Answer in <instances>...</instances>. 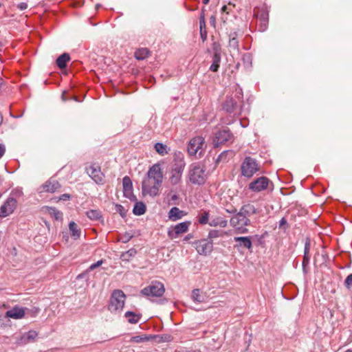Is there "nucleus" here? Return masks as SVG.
Instances as JSON below:
<instances>
[{"mask_svg": "<svg viewBox=\"0 0 352 352\" xmlns=\"http://www.w3.org/2000/svg\"><path fill=\"white\" fill-rule=\"evenodd\" d=\"M243 102V92L241 88H236L234 97L228 96L223 104V109L233 116H239L241 114V103Z\"/></svg>", "mask_w": 352, "mask_h": 352, "instance_id": "nucleus-1", "label": "nucleus"}, {"mask_svg": "<svg viewBox=\"0 0 352 352\" xmlns=\"http://www.w3.org/2000/svg\"><path fill=\"white\" fill-rule=\"evenodd\" d=\"M187 178L192 184H204L207 179L205 166L200 163H193L190 164L188 168Z\"/></svg>", "mask_w": 352, "mask_h": 352, "instance_id": "nucleus-2", "label": "nucleus"}, {"mask_svg": "<svg viewBox=\"0 0 352 352\" xmlns=\"http://www.w3.org/2000/svg\"><path fill=\"white\" fill-rule=\"evenodd\" d=\"M185 165L183 157L177 156L174 160V164L170 170L169 176V182L172 185H177L180 183Z\"/></svg>", "mask_w": 352, "mask_h": 352, "instance_id": "nucleus-3", "label": "nucleus"}, {"mask_svg": "<svg viewBox=\"0 0 352 352\" xmlns=\"http://www.w3.org/2000/svg\"><path fill=\"white\" fill-rule=\"evenodd\" d=\"M126 296L120 289L114 290L109 300L108 309L113 314L120 312L125 303Z\"/></svg>", "mask_w": 352, "mask_h": 352, "instance_id": "nucleus-4", "label": "nucleus"}, {"mask_svg": "<svg viewBox=\"0 0 352 352\" xmlns=\"http://www.w3.org/2000/svg\"><path fill=\"white\" fill-rule=\"evenodd\" d=\"M206 145L204 138L201 136H197L192 138L188 145V152L190 155L201 157L205 151Z\"/></svg>", "mask_w": 352, "mask_h": 352, "instance_id": "nucleus-5", "label": "nucleus"}, {"mask_svg": "<svg viewBox=\"0 0 352 352\" xmlns=\"http://www.w3.org/2000/svg\"><path fill=\"white\" fill-rule=\"evenodd\" d=\"M165 292L164 285L159 281H153L151 284L141 290V294L148 298L161 297Z\"/></svg>", "mask_w": 352, "mask_h": 352, "instance_id": "nucleus-6", "label": "nucleus"}, {"mask_svg": "<svg viewBox=\"0 0 352 352\" xmlns=\"http://www.w3.org/2000/svg\"><path fill=\"white\" fill-rule=\"evenodd\" d=\"M258 170L256 160L251 157H246L241 166V175L246 177H252Z\"/></svg>", "mask_w": 352, "mask_h": 352, "instance_id": "nucleus-7", "label": "nucleus"}, {"mask_svg": "<svg viewBox=\"0 0 352 352\" xmlns=\"http://www.w3.org/2000/svg\"><path fill=\"white\" fill-rule=\"evenodd\" d=\"M250 224V220L239 211L230 219V225L241 233L248 231L245 227Z\"/></svg>", "mask_w": 352, "mask_h": 352, "instance_id": "nucleus-8", "label": "nucleus"}, {"mask_svg": "<svg viewBox=\"0 0 352 352\" xmlns=\"http://www.w3.org/2000/svg\"><path fill=\"white\" fill-rule=\"evenodd\" d=\"M270 184H272V182L267 177L261 176L252 181L248 188L254 192H260L267 190Z\"/></svg>", "mask_w": 352, "mask_h": 352, "instance_id": "nucleus-9", "label": "nucleus"}, {"mask_svg": "<svg viewBox=\"0 0 352 352\" xmlns=\"http://www.w3.org/2000/svg\"><path fill=\"white\" fill-rule=\"evenodd\" d=\"M146 177L153 181L158 186H162L163 173L160 164H155L148 169Z\"/></svg>", "mask_w": 352, "mask_h": 352, "instance_id": "nucleus-10", "label": "nucleus"}, {"mask_svg": "<svg viewBox=\"0 0 352 352\" xmlns=\"http://www.w3.org/2000/svg\"><path fill=\"white\" fill-rule=\"evenodd\" d=\"M160 187L161 186L157 185L146 177L142 181V190L144 195H148L151 197H155L158 195Z\"/></svg>", "mask_w": 352, "mask_h": 352, "instance_id": "nucleus-11", "label": "nucleus"}, {"mask_svg": "<svg viewBox=\"0 0 352 352\" xmlns=\"http://www.w3.org/2000/svg\"><path fill=\"white\" fill-rule=\"evenodd\" d=\"M233 135L228 129H223L215 133L213 140L214 147L219 146V144L233 141Z\"/></svg>", "mask_w": 352, "mask_h": 352, "instance_id": "nucleus-12", "label": "nucleus"}, {"mask_svg": "<svg viewBox=\"0 0 352 352\" xmlns=\"http://www.w3.org/2000/svg\"><path fill=\"white\" fill-rule=\"evenodd\" d=\"M17 201L13 197H8L0 208V217L11 214L16 208Z\"/></svg>", "mask_w": 352, "mask_h": 352, "instance_id": "nucleus-13", "label": "nucleus"}, {"mask_svg": "<svg viewBox=\"0 0 352 352\" xmlns=\"http://www.w3.org/2000/svg\"><path fill=\"white\" fill-rule=\"evenodd\" d=\"M195 249L199 254L206 256L213 250L212 241L206 239L199 240L195 243Z\"/></svg>", "mask_w": 352, "mask_h": 352, "instance_id": "nucleus-14", "label": "nucleus"}, {"mask_svg": "<svg viewBox=\"0 0 352 352\" xmlns=\"http://www.w3.org/2000/svg\"><path fill=\"white\" fill-rule=\"evenodd\" d=\"M191 225L190 221H184L175 225L173 230H168V235L170 238L174 239L179 235L187 232L189 226Z\"/></svg>", "mask_w": 352, "mask_h": 352, "instance_id": "nucleus-15", "label": "nucleus"}, {"mask_svg": "<svg viewBox=\"0 0 352 352\" xmlns=\"http://www.w3.org/2000/svg\"><path fill=\"white\" fill-rule=\"evenodd\" d=\"M88 175L96 184H102L104 180V175L100 170V168L96 165H91L87 168Z\"/></svg>", "mask_w": 352, "mask_h": 352, "instance_id": "nucleus-16", "label": "nucleus"}, {"mask_svg": "<svg viewBox=\"0 0 352 352\" xmlns=\"http://www.w3.org/2000/svg\"><path fill=\"white\" fill-rule=\"evenodd\" d=\"M60 188V184L54 178H50L39 188V192L53 193L57 191Z\"/></svg>", "mask_w": 352, "mask_h": 352, "instance_id": "nucleus-17", "label": "nucleus"}, {"mask_svg": "<svg viewBox=\"0 0 352 352\" xmlns=\"http://www.w3.org/2000/svg\"><path fill=\"white\" fill-rule=\"evenodd\" d=\"M122 185H123V192L124 197L129 198V199H132L135 198V196L133 194V184L131 179L129 177L125 176L122 179Z\"/></svg>", "mask_w": 352, "mask_h": 352, "instance_id": "nucleus-18", "label": "nucleus"}, {"mask_svg": "<svg viewBox=\"0 0 352 352\" xmlns=\"http://www.w3.org/2000/svg\"><path fill=\"white\" fill-rule=\"evenodd\" d=\"M234 241L237 243L235 248H244L250 250L252 247L251 237L250 236H235Z\"/></svg>", "mask_w": 352, "mask_h": 352, "instance_id": "nucleus-19", "label": "nucleus"}, {"mask_svg": "<svg viewBox=\"0 0 352 352\" xmlns=\"http://www.w3.org/2000/svg\"><path fill=\"white\" fill-rule=\"evenodd\" d=\"M257 19H258L260 27V31H265L267 29L268 24L269 15L267 12L265 10H261L256 14Z\"/></svg>", "mask_w": 352, "mask_h": 352, "instance_id": "nucleus-20", "label": "nucleus"}, {"mask_svg": "<svg viewBox=\"0 0 352 352\" xmlns=\"http://www.w3.org/2000/svg\"><path fill=\"white\" fill-rule=\"evenodd\" d=\"M6 317L13 319H21L25 316V309L22 307L15 306L6 313Z\"/></svg>", "mask_w": 352, "mask_h": 352, "instance_id": "nucleus-21", "label": "nucleus"}, {"mask_svg": "<svg viewBox=\"0 0 352 352\" xmlns=\"http://www.w3.org/2000/svg\"><path fill=\"white\" fill-rule=\"evenodd\" d=\"M38 333L36 331L31 330L25 333L20 338L19 343L21 344H27L30 342H34L37 337Z\"/></svg>", "mask_w": 352, "mask_h": 352, "instance_id": "nucleus-22", "label": "nucleus"}, {"mask_svg": "<svg viewBox=\"0 0 352 352\" xmlns=\"http://www.w3.org/2000/svg\"><path fill=\"white\" fill-rule=\"evenodd\" d=\"M228 47L233 51H239V40L236 32H230L228 34Z\"/></svg>", "mask_w": 352, "mask_h": 352, "instance_id": "nucleus-23", "label": "nucleus"}, {"mask_svg": "<svg viewBox=\"0 0 352 352\" xmlns=\"http://www.w3.org/2000/svg\"><path fill=\"white\" fill-rule=\"evenodd\" d=\"M185 215V212L177 207L172 208L168 212V218L171 221H177L182 219Z\"/></svg>", "mask_w": 352, "mask_h": 352, "instance_id": "nucleus-24", "label": "nucleus"}, {"mask_svg": "<svg viewBox=\"0 0 352 352\" xmlns=\"http://www.w3.org/2000/svg\"><path fill=\"white\" fill-rule=\"evenodd\" d=\"M241 214H243L247 217L254 214H256L258 212L257 209L255 208V206L251 204H248L245 205H243L240 210Z\"/></svg>", "mask_w": 352, "mask_h": 352, "instance_id": "nucleus-25", "label": "nucleus"}, {"mask_svg": "<svg viewBox=\"0 0 352 352\" xmlns=\"http://www.w3.org/2000/svg\"><path fill=\"white\" fill-rule=\"evenodd\" d=\"M228 221L222 217H210V220L209 222L210 226H220L221 228L226 227Z\"/></svg>", "mask_w": 352, "mask_h": 352, "instance_id": "nucleus-26", "label": "nucleus"}, {"mask_svg": "<svg viewBox=\"0 0 352 352\" xmlns=\"http://www.w3.org/2000/svg\"><path fill=\"white\" fill-rule=\"evenodd\" d=\"M70 60V56L68 54L64 53L58 57L56 59L57 66L60 69H63L67 66V63Z\"/></svg>", "mask_w": 352, "mask_h": 352, "instance_id": "nucleus-27", "label": "nucleus"}, {"mask_svg": "<svg viewBox=\"0 0 352 352\" xmlns=\"http://www.w3.org/2000/svg\"><path fill=\"white\" fill-rule=\"evenodd\" d=\"M69 229L71 232L72 236L75 239H78L80 236L81 231L80 229L78 228L77 224L74 222L71 221L69 224Z\"/></svg>", "mask_w": 352, "mask_h": 352, "instance_id": "nucleus-28", "label": "nucleus"}, {"mask_svg": "<svg viewBox=\"0 0 352 352\" xmlns=\"http://www.w3.org/2000/svg\"><path fill=\"white\" fill-rule=\"evenodd\" d=\"M124 316L127 319L128 322L131 324L138 323L141 318L140 314H136L133 311H126L124 314Z\"/></svg>", "mask_w": 352, "mask_h": 352, "instance_id": "nucleus-29", "label": "nucleus"}, {"mask_svg": "<svg viewBox=\"0 0 352 352\" xmlns=\"http://www.w3.org/2000/svg\"><path fill=\"white\" fill-rule=\"evenodd\" d=\"M87 217L92 221H99L102 218L101 212L99 210H90L86 212Z\"/></svg>", "mask_w": 352, "mask_h": 352, "instance_id": "nucleus-30", "label": "nucleus"}, {"mask_svg": "<svg viewBox=\"0 0 352 352\" xmlns=\"http://www.w3.org/2000/svg\"><path fill=\"white\" fill-rule=\"evenodd\" d=\"M149 55V50L147 48H140L135 51V57L139 60H144Z\"/></svg>", "mask_w": 352, "mask_h": 352, "instance_id": "nucleus-31", "label": "nucleus"}, {"mask_svg": "<svg viewBox=\"0 0 352 352\" xmlns=\"http://www.w3.org/2000/svg\"><path fill=\"white\" fill-rule=\"evenodd\" d=\"M146 212V205L143 202H137L133 209V212L135 215H142Z\"/></svg>", "mask_w": 352, "mask_h": 352, "instance_id": "nucleus-32", "label": "nucleus"}, {"mask_svg": "<svg viewBox=\"0 0 352 352\" xmlns=\"http://www.w3.org/2000/svg\"><path fill=\"white\" fill-rule=\"evenodd\" d=\"M153 338L152 336H147L146 334L139 335V336H133L131 338V342H135V343H141V342H145L147 341H149Z\"/></svg>", "mask_w": 352, "mask_h": 352, "instance_id": "nucleus-33", "label": "nucleus"}, {"mask_svg": "<svg viewBox=\"0 0 352 352\" xmlns=\"http://www.w3.org/2000/svg\"><path fill=\"white\" fill-rule=\"evenodd\" d=\"M221 55L213 54L212 56V63L210 67V70L212 72H216L218 71L219 67V63L221 62Z\"/></svg>", "mask_w": 352, "mask_h": 352, "instance_id": "nucleus-34", "label": "nucleus"}, {"mask_svg": "<svg viewBox=\"0 0 352 352\" xmlns=\"http://www.w3.org/2000/svg\"><path fill=\"white\" fill-rule=\"evenodd\" d=\"M155 150L160 155H164L168 153L167 146L160 142H157L154 146Z\"/></svg>", "mask_w": 352, "mask_h": 352, "instance_id": "nucleus-35", "label": "nucleus"}, {"mask_svg": "<svg viewBox=\"0 0 352 352\" xmlns=\"http://www.w3.org/2000/svg\"><path fill=\"white\" fill-rule=\"evenodd\" d=\"M210 214L207 211H203L198 216V221L200 224L205 225L209 223Z\"/></svg>", "mask_w": 352, "mask_h": 352, "instance_id": "nucleus-36", "label": "nucleus"}, {"mask_svg": "<svg viewBox=\"0 0 352 352\" xmlns=\"http://www.w3.org/2000/svg\"><path fill=\"white\" fill-rule=\"evenodd\" d=\"M309 242H306L305 245V250H304V256H303V261H302V265L305 267L307 265H308L309 261Z\"/></svg>", "mask_w": 352, "mask_h": 352, "instance_id": "nucleus-37", "label": "nucleus"}, {"mask_svg": "<svg viewBox=\"0 0 352 352\" xmlns=\"http://www.w3.org/2000/svg\"><path fill=\"white\" fill-rule=\"evenodd\" d=\"M230 156V157H232L233 155V153L231 151H226L222 152L219 156L217 160L218 162H226L227 160V157Z\"/></svg>", "mask_w": 352, "mask_h": 352, "instance_id": "nucleus-38", "label": "nucleus"}, {"mask_svg": "<svg viewBox=\"0 0 352 352\" xmlns=\"http://www.w3.org/2000/svg\"><path fill=\"white\" fill-rule=\"evenodd\" d=\"M49 214L54 217L55 219L58 220L62 219V213L55 208H48Z\"/></svg>", "mask_w": 352, "mask_h": 352, "instance_id": "nucleus-39", "label": "nucleus"}, {"mask_svg": "<svg viewBox=\"0 0 352 352\" xmlns=\"http://www.w3.org/2000/svg\"><path fill=\"white\" fill-rule=\"evenodd\" d=\"M192 298L195 301L201 302H203V297L200 295V291L198 289H195L192 292Z\"/></svg>", "mask_w": 352, "mask_h": 352, "instance_id": "nucleus-40", "label": "nucleus"}, {"mask_svg": "<svg viewBox=\"0 0 352 352\" xmlns=\"http://www.w3.org/2000/svg\"><path fill=\"white\" fill-rule=\"evenodd\" d=\"M135 254L136 250L135 249H130L122 254V258L123 260H129V258L134 256Z\"/></svg>", "mask_w": 352, "mask_h": 352, "instance_id": "nucleus-41", "label": "nucleus"}, {"mask_svg": "<svg viewBox=\"0 0 352 352\" xmlns=\"http://www.w3.org/2000/svg\"><path fill=\"white\" fill-rule=\"evenodd\" d=\"M115 210L119 213L122 217H124L126 214V211L124 208L120 204H116L115 206Z\"/></svg>", "mask_w": 352, "mask_h": 352, "instance_id": "nucleus-42", "label": "nucleus"}, {"mask_svg": "<svg viewBox=\"0 0 352 352\" xmlns=\"http://www.w3.org/2000/svg\"><path fill=\"white\" fill-rule=\"evenodd\" d=\"M212 50L214 54L221 55V45L217 42H214L212 44Z\"/></svg>", "mask_w": 352, "mask_h": 352, "instance_id": "nucleus-43", "label": "nucleus"}, {"mask_svg": "<svg viewBox=\"0 0 352 352\" xmlns=\"http://www.w3.org/2000/svg\"><path fill=\"white\" fill-rule=\"evenodd\" d=\"M344 285L346 288L350 289L352 287V274L348 275L344 280Z\"/></svg>", "mask_w": 352, "mask_h": 352, "instance_id": "nucleus-44", "label": "nucleus"}, {"mask_svg": "<svg viewBox=\"0 0 352 352\" xmlns=\"http://www.w3.org/2000/svg\"><path fill=\"white\" fill-rule=\"evenodd\" d=\"M199 28L200 30H206V21L204 14H201L199 18Z\"/></svg>", "mask_w": 352, "mask_h": 352, "instance_id": "nucleus-45", "label": "nucleus"}, {"mask_svg": "<svg viewBox=\"0 0 352 352\" xmlns=\"http://www.w3.org/2000/svg\"><path fill=\"white\" fill-rule=\"evenodd\" d=\"M219 236V232L217 230H212L208 234V238L209 240H211L212 239L217 238Z\"/></svg>", "mask_w": 352, "mask_h": 352, "instance_id": "nucleus-46", "label": "nucleus"}, {"mask_svg": "<svg viewBox=\"0 0 352 352\" xmlns=\"http://www.w3.org/2000/svg\"><path fill=\"white\" fill-rule=\"evenodd\" d=\"M102 263V260L97 261L96 263L90 265L89 270H93L96 269V267H99Z\"/></svg>", "mask_w": 352, "mask_h": 352, "instance_id": "nucleus-47", "label": "nucleus"}, {"mask_svg": "<svg viewBox=\"0 0 352 352\" xmlns=\"http://www.w3.org/2000/svg\"><path fill=\"white\" fill-rule=\"evenodd\" d=\"M200 36L203 41H205L207 38V32L206 30H200Z\"/></svg>", "mask_w": 352, "mask_h": 352, "instance_id": "nucleus-48", "label": "nucleus"}, {"mask_svg": "<svg viewBox=\"0 0 352 352\" xmlns=\"http://www.w3.org/2000/svg\"><path fill=\"white\" fill-rule=\"evenodd\" d=\"M226 211L228 213L233 214V213H236L237 210L234 207L231 206L228 208H226Z\"/></svg>", "mask_w": 352, "mask_h": 352, "instance_id": "nucleus-49", "label": "nucleus"}, {"mask_svg": "<svg viewBox=\"0 0 352 352\" xmlns=\"http://www.w3.org/2000/svg\"><path fill=\"white\" fill-rule=\"evenodd\" d=\"M18 8L21 10H25L27 9L28 8V4L26 3H21L18 5Z\"/></svg>", "mask_w": 352, "mask_h": 352, "instance_id": "nucleus-50", "label": "nucleus"}, {"mask_svg": "<svg viewBox=\"0 0 352 352\" xmlns=\"http://www.w3.org/2000/svg\"><path fill=\"white\" fill-rule=\"evenodd\" d=\"M210 23L211 25H212L214 28L215 27L216 24V18L214 15L211 16L210 17Z\"/></svg>", "mask_w": 352, "mask_h": 352, "instance_id": "nucleus-51", "label": "nucleus"}, {"mask_svg": "<svg viewBox=\"0 0 352 352\" xmlns=\"http://www.w3.org/2000/svg\"><path fill=\"white\" fill-rule=\"evenodd\" d=\"M70 198V195L69 194H63L59 199L60 200H63V201H65V200H67Z\"/></svg>", "mask_w": 352, "mask_h": 352, "instance_id": "nucleus-52", "label": "nucleus"}, {"mask_svg": "<svg viewBox=\"0 0 352 352\" xmlns=\"http://www.w3.org/2000/svg\"><path fill=\"white\" fill-rule=\"evenodd\" d=\"M5 151H6L5 146L0 144V158L4 155Z\"/></svg>", "mask_w": 352, "mask_h": 352, "instance_id": "nucleus-53", "label": "nucleus"}, {"mask_svg": "<svg viewBox=\"0 0 352 352\" xmlns=\"http://www.w3.org/2000/svg\"><path fill=\"white\" fill-rule=\"evenodd\" d=\"M162 338L163 339L164 341H166V342H169L171 340V336H168V335H165V336H162Z\"/></svg>", "mask_w": 352, "mask_h": 352, "instance_id": "nucleus-54", "label": "nucleus"}, {"mask_svg": "<svg viewBox=\"0 0 352 352\" xmlns=\"http://www.w3.org/2000/svg\"><path fill=\"white\" fill-rule=\"evenodd\" d=\"M131 237H132V236H124V238H122V241L124 243H126V242L129 241Z\"/></svg>", "mask_w": 352, "mask_h": 352, "instance_id": "nucleus-55", "label": "nucleus"}, {"mask_svg": "<svg viewBox=\"0 0 352 352\" xmlns=\"http://www.w3.org/2000/svg\"><path fill=\"white\" fill-rule=\"evenodd\" d=\"M221 11L223 12H226L227 14L229 13L228 10V7L226 6H223L222 8H221Z\"/></svg>", "mask_w": 352, "mask_h": 352, "instance_id": "nucleus-56", "label": "nucleus"}, {"mask_svg": "<svg viewBox=\"0 0 352 352\" xmlns=\"http://www.w3.org/2000/svg\"><path fill=\"white\" fill-rule=\"evenodd\" d=\"M287 223V221L285 218H282L281 220L280 221V224L279 226H282L283 225Z\"/></svg>", "mask_w": 352, "mask_h": 352, "instance_id": "nucleus-57", "label": "nucleus"}, {"mask_svg": "<svg viewBox=\"0 0 352 352\" xmlns=\"http://www.w3.org/2000/svg\"><path fill=\"white\" fill-rule=\"evenodd\" d=\"M178 198H179V197H178V196H177V195H175H175H173L171 196L170 199H171V201H175L176 200H177V199H178Z\"/></svg>", "mask_w": 352, "mask_h": 352, "instance_id": "nucleus-58", "label": "nucleus"}, {"mask_svg": "<svg viewBox=\"0 0 352 352\" xmlns=\"http://www.w3.org/2000/svg\"><path fill=\"white\" fill-rule=\"evenodd\" d=\"M210 0H203L204 4L206 5L209 3Z\"/></svg>", "mask_w": 352, "mask_h": 352, "instance_id": "nucleus-59", "label": "nucleus"}, {"mask_svg": "<svg viewBox=\"0 0 352 352\" xmlns=\"http://www.w3.org/2000/svg\"><path fill=\"white\" fill-rule=\"evenodd\" d=\"M190 238H191V236L190 234L186 236V239H188Z\"/></svg>", "mask_w": 352, "mask_h": 352, "instance_id": "nucleus-60", "label": "nucleus"}, {"mask_svg": "<svg viewBox=\"0 0 352 352\" xmlns=\"http://www.w3.org/2000/svg\"><path fill=\"white\" fill-rule=\"evenodd\" d=\"M2 83H3V80L0 79V87L1 86Z\"/></svg>", "mask_w": 352, "mask_h": 352, "instance_id": "nucleus-61", "label": "nucleus"}, {"mask_svg": "<svg viewBox=\"0 0 352 352\" xmlns=\"http://www.w3.org/2000/svg\"><path fill=\"white\" fill-rule=\"evenodd\" d=\"M345 352H352V350H351V349H348V350H346Z\"/></svg>", "mask_w": 352, "mask_h": 352, "instance_id": "nucleus-62", "label": "nucleus"}, {"mask_svg": "<svg viewBox=\"0 0 352 352\" xmlns=\"http://www.w3.org/2000/svg\"><path fill=\"white\" fill-rule=\"evenodd\" d=\"M1 46H2V43H1V42L0 41V47H1Z\"/></svg>", "mask_w": 352, "mask_h": 352, "instance_id": "nucleus-63", "label": "nucleus"}]
</instances>
